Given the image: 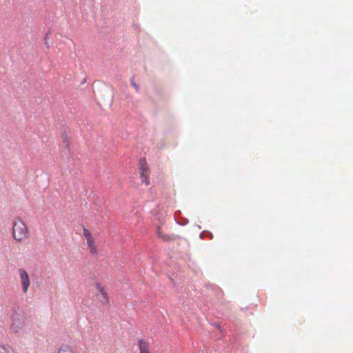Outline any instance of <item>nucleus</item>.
I'll return each mask as SVG.
<instances>
[{"mask_svg":"<svg viewBox=\"0 0 353 353\" xmlns=\"http://www.w3.org/2000/svg\"><path fill=\"white\" fill-rule=\"evenodd\" d=\"M12 234L17 243H22L28 238L29 232L25 223L19 217L13 222Z\"/></svg>","mask_w":353,"mask_h":353,"instance_id":"f257e3e1","label":"nucleus"},{"mask_svg":"<svg viewBox=\"0 0 353 353\" xmlns=\"http://www.w3.org/2000/svg\"><path fill=\"white\" fill-rule=\"evenodd\" d=\"M96 296L99 301L104 305H109V296L105 288L100 284L97 283L96 285Z\"/></svg>","mask_w":353,"mask_h":353,"instance_id":"f03ea898","label":"nucleus"},{"mask_svg":"<svg viewBox=\"0 0 353 353\" xmlns=\"http://www.w3.org/2000/svg\"><path fill=\"white\" fill-rule=\"evenodd\" d=\"M139 172H140V178L141 182L144 183L145 185H148L150 184V181L148 179V173L149 170L146 165V160L145 159H141L139 160Z\"/></svg>","mask_w":353,"mask_h":353,"instance_id":"7ed1b4c3","label":"nucleus"},{"mask_svg":"<svg viewBox=\"0 0 353 353\" xmlns=\"http://www.w3.org/2000/svg\"><path fill=\"white\" fill-rule=\"evenodd\" d=\"M25 325V319L23 316L18 315L14 316L12 319V323L10 325L11 330L14 333H19L22 331Z\"/></svg>","mask_w":353,"mask_h":353,"instance_id":"20e7f679","label":"nucleus"},{"mask_svg":"<svg viewBox=\"0 0 353 353\" xmlns=\"http://www.w3.org/2000/svg\"><path fill=\"white\" fill-rule=\"evenodd\" d=\"M22 291L26 294L30 285V279L28 273L24 269L19 270Z\"/></svg>","mask_w":353,"mask_h":353,"instance_id":"39448f33","label":"nucleus"},{"mask_svg":"<svg viewBox=\"0 0 353 353\" xmlns=\"http://www.w3.org/2000/svg\"><path fill=\"white\" fill-rule=\"evenodd\" d=\"M138 347L139 350V353H150L148 342L143 339H139L138 341Z\"/></svg>","mask_w":353,"mask_h":353,"instance_id":"423d86ee","label":"nucleus"},{"mask_svg":"<svg viewBox=\"0 0 353 353\" xmlns=\"http://www.w3.org/2000/svg\"><path fill=\"white\" fill-rule=\"evenodd\" d=\"M86 241H87V245L89 248L90 253H92V254L97 253V247L95 245L94 238L87 239Z\"/></svg>","mask_w":353,"mask_h":353,"instance_id":"0eeeda50","label":"nucleus"},{"mask_svg":"<svg viewBox=\"0 0 353 353\" xmlns=\"http://www.w3.org/2000/svg\"><path fill=\"white\" fill-rule=\"evenodd\" d=\"M157 234L159 237L163 239L164 241H168L171 240L170 236L166 234H163L159 228H158Z\"/></svg>","mask_w":353,"mask_h":353,"instance_id":"6e6552de","label":"nucleus"},{"mask_svg":"<svg viewBox=\"0 0 353 353\" xmlns=\"http://www.w3.org/2000/svg\"><path fill=\"white\" fill-rule=\"evenodd\" d=\"M57 353H73V351L68 346H61L58 350Z\"/></svg>","mask_w":353,"mask_h":353,"instance_id":"1a4fd4ad","label":"nucleus"},{"mask_svg":"<svg viewBox=\"0 0 353 353\" xmlns=\"http://www.w3.org/2000/svg\"><path fill=\"white\" fill-rule=\"evenodd\" d=\"M83 235L86 239V240L93 238L92 236V233L85 228H83Z\"/></svg>","mask_w":353,"mask_h":353,"instance_id":"9d476101","label":"nucleus"},{"mask_svg":"<svg viewBox=\"0 0 353 353\" xmlns=\"http://www.w3.org/2000/svg\"><path fill=\"white\" fill-rule=\"evenodd\" d=\"M0 353H10L9 348L4 345L0 346Z\"/></svg>","mask_w":353,"mask_h":353,"instance_id":"9b49d317","label":"nucleus"},{"mask_svg":"<svg viewBox=\"0 0 353 353\" xmlns=\"http://www.w3.org/2000/svg\"><path fill=\"white\" fill-rule=\"evenodd\" d=\"M131 84L138 92L139 91V86L132 79H131Z\"/></svg>","mask_w":353,"mask_h":353,"instance_id":"f8f14e48","label":"nucleus"}]
</instances>
